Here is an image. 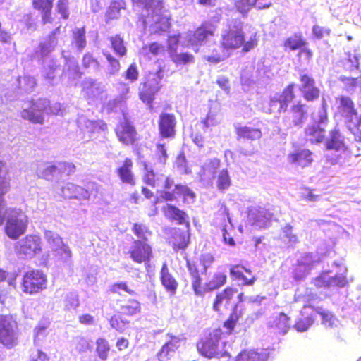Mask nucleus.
<instances>
[{
    "instance_id": "nucleus-1",
    "label": "nucleus",
    "mask_w": 361,
    "mask_h": 361,
    "mask_svg": "<svg viewBox=\"0 0 361 361\" xmlns=\"http://www.w3.org/2000/svg\"><path fill=\"white\" fill-rule=\"evenodd\" d=\"M134 6L146 10L143 25L151 35H161L170 27L169 16L163 11L162 0H132Z\"/></svg>"
},
{
    "instance_id": "nucleus-2",
    "label": "nucleus",
    "mask_w": 361,
    "mask_h": 361,
    "mask_svg": "<svg viewBox=\"0 0 361 361\" xmlns=\"http://www.w3.org/2000/svg\"><path fill=\"white\" fill-rule=\"evenodd\" d=\"M258 36L255 30L248 34L244 33L240 21H234L228 25L221 33V46L228 53L239 48L243 52L254 49L258 44Z\"/></svg>"
},
{
    "instance_id": "nucleus-3",
    "label": "nucleus",
    "mask_w": 361,
    "mask_h": 361,
    "mask_svg": "<svg viewBox=\"0 0 361 361\" xmlns=\"http://www.w3.org/2000/svg\"><path fill=\"white\" fill-rule=\"evenodd\" d=\"M222 336L221 329L213 330L208 336L197 343V348L200 353L209 358L225 356L226 341L223 340Z\"/></svg>"
},
{
    "instance_id": "nucleus-4",
    "label": "nucleus",
    "mask_w": 361,
    "mask_h": 361,
    "mask_svg": "<svg viewBox=\"0 0 361 361\" xmlns=\"http://www.w3.org/2000/svg\"><path fill=\"white\" fill-rule=\"evenodd\" d=\"M27 223L28 218L22 210L10 208L5 227L6 233L10 238L16 239L25 232Z\"/></svg>"
},
{
    "instance_id": "nucleus-5",
    "label": "nucleus",
    "mask_w": 361,
    "mask_h": 361,
    "mask_svg": "<svg viewBox=\"0 0 361 361\" xmlns=\"http://www.w3.org/2000/svg\"><path fill=\"white\" fill-rule=\"evenodd\" d=\"M17 323L11 316H0V342L7 348L17 344Z\"/></svg>"
},
{
    "instance_id": "nucleus-6",
    "label": "nucleus",
    "mask_w": 361,
    "mask_h": 361,
    "mask_svg": "<svg viewBox=\"0 0 361 361\" xmlns=\"http://www.w3.org/2000/svg\"><path fill=\"white\" fill-rule=\"evenodd\" d=\"M49 102L47 99H39L35 102L27 104L21 112V116L33 123H42L44 114H49L48 106Z\"/></svg>"
},
{
    "instance_id": "nucleus-7",
    "label": "nucleus",
    "mask_w": 361,
    "mask_h": 361,
    "mask_svg": "<svg viewBox=\"0 0 361 361\" xmlns=\"http://www.w3.org/2000/svg\"><path fill=\"white\" fill-rule=\"evenodd\" d=\"M313 118L315 124L306 128L305 136L307 140L312 143L320 142L324 137V128L328 121L327 114L324 106Z\"/></svg>"
},
{
    "instance_id": "nucleus-8",
    "label": "nucleus",
    "mask_w": 361,
    "mask_h": 361,
    "mask_svg": "<svg viewBox=\"0 0 361 361\" xmlns=\"http://www.w3.org/2000/svg\"><path fill=\"white\" fill-rule=\"evenodd\" d=\"M15 249L18 255L32 258L42 251L41 238L37 235H28L16 243Z\"/></svg>"
},
{
    "instance_id": "nucleus-9",
    "label": "nucleus",
    "mask_w": 361,
    "mask_h": 361,
    "mask_svg": "<svg viewBox=\"0 0 361 361\" xmlns=\"http://www.w3.org/2000/svg\"><path fill=\"white\" fill-rule=\"evenodd\" d=\"M294 84L289 85L282 93H276L271 96L269 102V107L264 111L266 113L271 114L275 111H285L288 104L294 98L293 90Z\"/></svg>"
},
{
    "instance_id": "nucleus-10",
    "label": "nucleus",
    "mask_w": 361,
    "mask_h": 361,
    "mask_svg": "<svg viewBox=\"0 0 361 361\" xmlns=\"http://www.w3.org/2000/svg\"><path fill=\"white\" fill-rule=\"evenodd\" d=\"M46 276L39 270H31L24 275L23 290L25 293L33 294L46 288Z\"/></svg>"
},
{
    "instance_id": "nucleus-11",
    "label": "nucleus",
    "mask_w": 361,
    "mask_h": 361,
    "mask_svg": "<svg viewBox=\"0 0 361 361\" xmlns=\"http://www.w3.org/2000/svg\"><path fill=\"white\" fill-rule=\"evenodd\" d=\"M340 271L341 274L334 276H331L329 272H324L314 279V283L320 288L344 287L347 284L345 276L347 272L346 267H341Z\"/></svg>"
},
{
    "instance_id": "nucleus-12",
    "label": "nucleus",
    "mask_w": 361,
    "mask_h": 361,
    "mask_svg": "<svg viewBox=\"0 0 361 361\" xmlns=\"http://www.w3.org/2000/svg\"><path fill=\"white\" fill-rule=\"evenodd\" d=\"M272 214L267 209L255 207L249 210L248 221L256 228H265L270 226Z\"/></svg>"
},
{
    "instance_id": "nucleus-13",
    "label": "nucleus",
    "mask_w": 361,
    "mask_h": 361,
    "mask_svg": "<svg viewBox=\"0 0 361 361\" xmlns=\"http://www.w3.org/2000/svg\"><path fill=\"white\" fill-rule=\"evenodd\" d=\"M130 257L137 263H148L152 257L151 246L142 240H135L129 250Z\"/></svg>"
},
{
    "instance_id": "nucleus-14",
    "label": "nucleus",
    "mask_w": 361,
    "mask_h": 361,
    "mask_svg": "<svg viewBox=\"0 0 361 361\" xmlns=\"http://www.w3.org/2000/svg\"><path fill=\"white\" fill-rule=\"evenodd\" d=\"M166 338V342L157 355L159 361L169 360L175 355L176 350L180 346L181 340L179 337L167 334Z\"/></svg>"
},
{
    "instance_id": "nucleus-15",
    "label": "nucleus",
    "mask_w": 361,
    "mask_h": 361,
    "mask_svg": "<svg viewBox=\"0 0 361 361\" xmlns=\"http://www.w3.org/2000/svg\"><path fill=\"white\" fill-rule=\"evenodd\" d=\"M183 196L184 201L188 204L194 201L195 193L191 191L187 186L182 185H175L173 192L162 191L160 197L166 201H172Z\"/></svg>"
},
{
    "instance_id": "nucleus-16",
    "label": "nucleus",
    "mask_w": 361,
    "mask_h": 361,
    "mask_svg": "<svg viewBox=\"0 0 361 361\" xmlns=\"http://www.w3.org/2000/svg\"><path fill=\"white\" fill-rule=\"evenodd\" d=\"M214 32V27L212 25L204 24L196 31L192 34L188 33L186 39H188V46H190L192 48L197 46L199 44L205 40L209 36L213 35Z\"/></svg>"
},
{
    "instance_id": "nucleus-17",
    "label": "nucleus",
    "mask_w": 361,
    "mask_h": 361,
    "mask_svg": "<svg viewBox=\"0 0 361 361\" xmlns=\"http://www.w3.org/2000/svg\"><path fill=\"white\" fill-rule=\"evenodd\" d=\"M301 87L304 98L307 101H312L319 96V90L315 87L314 80L307 75L300 76Z\"/></svg>"
},
{
    "instance_id": "nucleus-18",
    "label": "nucleus",
    "mask_w": 361,
    "mask_h": 361,
    "mask_svg": "<svg viewBox=\"0 0 361 361\" xmlns=\"http://www.w3.org/2000/svg\"><path fill=\"white\" fill-rule=\"evenodd\" d=\"M339 112L343 117L345 118L346 126H348L350 121H353L358 116L356 110L354 108L353 101L347 97H342L339 100Z\"/></svg>"
},
{
    "instance_id": "nucleus-19",
    "label": "nucleus",
    "mask_w": 361,
    "mask_h": 361,
    "mask_svg": "<svg viewBox=\"0 0 361 361\" xmlns=\"http://www.w3.org/2000/svg\"><path fill=\"white\" fill-rule=\"evenodd\" d=\"M116 133L120 142L125 145L132 144L135 140V131L128 121H124L116 128Z\"/></svg>"
},
{
    "instance_id": "nucleus-20",
    "label": "nucleus",
    "mask_w": 361,
    "mask_h": 361,
    "mask_svg": "<svg viewBox=\"0 0 361 361\" xmlns=\"http://www.w3.org/2000/svg\"><path fill=\"white\" fill-rule=\"evenodd\" d=\"M176 118L173 115L162 114L159 118V128L160 134L163 137H173L175 134L174 128Z\"/></svg>"
},
{
    "instance_id": "nucleus-21",
    "label": "nucleus",
    "mask_w": 361,
    "mask_h": 361,
    "mask_svg": "<svg viewBox=\"0 0 361 361\" xmlns=\"http://www.w3.org/2000/svg\"><path fill=\"white\" fill-rule=\"evenodd\" d=\"M105 90V85L96 80L87 78L82 82V92L88 98L98 97Z\"/></svg>"
},
{
    "instance_id": "nucleus-22",
    "label": "nucleus",
    "mask_w": 361,
    "mask_h": 361,
    "mask_svg": "<svg viewBox=\"0 0 361 361\" xmlns=\"http://www.w3.org/2000/svg\"><path fill=\"white\" fill-rule=\"evenodd\" d=\"M268 326L286 334L290 328L289 318L283 312H275L269 318Z\"/></svg>"
},
{
    "instance_id": "nucleus-23",
    "label": "nucleus",
    "mask_w": 361,
    "mask_h": 361,
    "mask_svg": "<svg viewBox=\"0 0 361 361\" xmlns=\"http://www.w3.org/2000/svg\"><path fill=\"white\" fill-rule=\"evenodd\" d=\"M288 161L291 164L305 167L312 161V153L306 149H297L288 154Z\"/></svg>"
},
{
    "instance_id": "nucleus-24",
    "label": "nucleus",
    "mask_w": 361,
    "mask_h": 361,
    "mask_svg": "<svg viewBox=\"0 0 361 361\" xmlns=\"http://www.w3.org/2000/svg\"><path fill=\"white\" fill-rule=\"evenodd\" d=\"M160 280L161 284L168 292L171 294H174L176 293L178 288V282L169 271L166 263H164L162 265L160 271Z\"/></svg>"
},
{
    "instance_id": "nucleus-25",
    "label": "nucleus",
    "mask_w": 361,
    "mask_h": 361,
    "mask_svg": "<svg viewBox=\"0 0 361 361\" xmlns=\"http://www.w3.org/2000/svg\"><path fill=\"white\" fill-rule=\"evenodd\" d=\"M326 147L328 149L335 150L338 152V158L341 154L345 153L347 149L343 137L336 130H332L330 133V138L326 142Z\"/></svg>"
},
{
    "instance_id": "nucleus-26",
    "label": "nucleus",
    "mask_w": 361,
    "mask_h": 361,
    "mask_svg": "<svg viewBox=\"0 0 361 361\" xmlns=\"http://www.w3.org/2000/svg\"><path fill=\"white\" fill-rule=\"evenodd\" d=\"M159 90L158 83L155 80L147 81L144 83L140 91V99L147 104H151L154 100V96Z\"/></svg>"
},
{
    "instance_id": "nucleus-27",
    "label": "nucleus",
    "mask_w": 361,
    "mask_h": 361,
    "mask_svg": "<svg viewBox=\"0 0 361 361\" xmlns=\"http://www.w3.org/2000/svg\"><path fill=\"white\" fill-rule=\"evenodd\" d=\"M289 114V119L290 120V126L293 125L297 126L304 122L307 118V110L305 109V105L300 102L294 104L291 109Z\"/></svg>"
},
{
    "instance_id": "nucleus-28",
    "label": "nucleus",
    "mask_w": 361,
    "mask_h": 361,
    "mask_svg": "<svg viewBox=\"0 0 361 361\" xmlns=\"http://www.w3.org/2000/svg\"><path fill=\"white\" fill-rule=\"evenodd\" d=\"M132 166V160L126 158L123 166L117 169V174L123 183L133 185L135 184V178L131 170Z\"/></svg>"
},
{
    "instance_id": "nucleus-29",
    "label": "nucleus",
    "mask_w": 361,
    "mask_h": 361,
    "mask_svg": "<svg viewBox=\"0 0 361 361\" xmlns=\"http://www.w3.org/2000/svg\"><path fill=\"white\" fill-rule=\"evenodd\" d=\"M235 132L238 139L258 140L262 137L260 130L247 126L238 123L235 125Z\"/></svg>"
},
{
    "instance_id": "nucleus-30",
    "label": "nucleus",
    "mask_w": 361,
    "mask_h": 361,
    "mask_svg": "<svg viewBox=\"0 0 361 361\" xmlns=\"http://www.w3.org/2000/svg\"><path fill=\"white\" fill-rule=\"evenodd\" d=\"M235 291L231 288H226L224 291L219 293L213 305L215 311H221L223 308L227 309L230 301L233 296Z\"/></svg>"
},
{
    "instance_id": "nucleus-31",
    "label": "nucleus",
    "mask_w": 361,
    "mask_h": 361,
    "mask_svg": "<svg viewBox=\"0 0 361 361\" xmlns=\"http://www.w3.org/2000/svg\"><path fill=\"white\" fill-rule=\"evenodd\" d=\"M32 4L35 9L41 12L44 24L51 23L52 0H33Z\"/></svg>"
},
{
    "instance_id": "nucleus-32",
    "label": "nucleus",
    "mask_w": 361,
    "mask_h": 361,
    "mask_svg": "<svg viewBox=\"0 0 361 361\" xmlns=\"http://www.w3.org/2000/svg\"><path fill=\"white\" fill-rule=\"evenodd\" d=\"M314 310L310 306H304L303 309L301 311L302 316H305L307 314V316L304 318V319H300L294 325V328L298 331H305L308 329V328L313 324L314 318L312 315V312Z\"/></svg>"
},
{
    "instance_id": "nucleus-33",
    "label": "nucleus",
    "mask_w": 361,
    "mask_h": 361,
    "mask_svg": "<svg viewBox=\"0 0 361 361\" xmlns=\"http://www.w3.org/2000/svg\"><path fill=\"white\" fill-rule=\"evenodd\" d=\"M66 61V65L63 70L64 75L68 77L69 80H75L80 77V73L77 61L73 57H66L63 55Z\"/></svg>"
},
{
    "instance_id": "nucleus-34",
    "label": "nucleus",
    "mask_w": 361,
    "mask_h": 361,
    "mask_svg": "<svg viewBox=\"0 0 361 361\" xmlns=\"http://www.w3.org/2000/svg\"><path fill=\"white\" fill-rule=\"evenodd\" d=\"M60 27H57L49 36L47 40L40 44L38 51L41 56H45L52 51L57 45L56 35L59 33Z\"/></svg>"
},
{
    "instance_id": "nucleus-35",
    "label": "nucleus",
    "mask_w": 361,
    "mask_h": 361,
    "mask_svg": "<svg viewBox=\"0 0 361 361\" xmlns=\"http://www.w3.org/2000/svg\"><path fill=\"white\" fill-rule=\"evenodd\" d=\"M267 355L262 350L260 353L250 350L240 353L235 361H265Z\"/></svg>"
},
{
    "instance_id": "nucleus-36",
    "label": "nucleus",
    "mask_w": 361,
    "mask_h": 361,
    "mask_svg": "<svg viewBox=\"0 0 361 361\" xmlns=\"http://www.w3.org/2000/svg\"><path fill=\"white\" fill-rule=\"evenodd\" d=\"M219 166L220 160L219 159L214 158L208 160L202 166V171H200L201 176L203 178H213Z\"/></svg>"
},
{
    "instance_id": "nucleus-37",
    "label": "nucleus",
    "mask_w": 361,
    "mask_h": 361,
    "mask_svg": "<svg viewBox=\"0 0 361 361\" xmlns=\"http://www.w3.org/2000/svg\"><path fill=\"white\" fill-rule=\"evenodd\" d=\"M230 56L231 53H228L221 47L220 50H217L216 48H214L211 52H205L204 54V59L209 63L216 64L224 61Z\"/></svg>"
},
{
    "instance_id": "nucleus-38",
    "label": "nucleus",
    "mask_w": 361,
    "mask_h": 361,
    "mask_svg": "<svg viewBox=\"0 0 361 361\" xmlns=\"http://www.w3.org/2000/svg\"><path fill=\"white\" fill-rule=\"evenodd\" d=\"M164 213L167 217L176 221L179 224L186 222V214L174 206L167 204L164 207Z\"/></svg>"
},
{
    "instance_id": "nucleus-39",
    "label": "nucleus",
    "mask_w": 361,
    "mask_h": 361,
    "mask_svg": "<svg viewBox=\"0 0 361 361\" xmlns=\"http://www.w3.org/2000/svg\"><path fill=\"white\" fill-rule=\"evenodd\" d=\"M103 55L106 57L108 65L105 72L107 76H111L117 74L121 68L120 62L115 59L108 51L102 50Z\"/></svg>"
},
{
    "instance_id": "nucleus-40",
    "label": "nucleus",
    "mask_w": 361,
    "mask_h": 361,
    "mask_svg": "<svg viewBox=\"0 0 361 361\" xmlns=\"http://www.w3.org/2000/svg\"><path fill=\"white\" fill-rule=\"evenodd\" d=\"M319 260V258L317 255L305 253L298 261L297 270L308 269V270L310 271L312 267L317 263Z\"/></svg>"
},
{
    "instance_id": "nucleus-41",
    "label": "nucleus",
    "mask_w": 361,
    "mask_h": 361,
    "mask_svg": "<svg viewBox=\"0 0 361 361\" xmlns=\"http://www.w3.org/2000/svg\"><path fill=\"white\" fill-rule=\"evenodd\" d=\"M58 262L70 265L71 263V251L68 245L63 244L53 252Z\"/></svg>"
},
{
    "instance_id": "nucleus-42",
    "label": "nucleus",
    "mask_w": 361,
    "mask_h": 361,
    "mask_svg": "<svg viewBox=\"0 0 361 361\" xmlns=\"http://www.w3.org/2000/svg\"><path fill=\"white\" fill-rule=\"evenodd\" d=\"M50 325L48 319H41L34 329V341L35 343L42 341L47 336V330Z\"/></svg>"
},
{
    "instance_id": "nucleus-43",
    "label": "nucleus",
    "mask_w": 361,
    "mask_h": 361,
    "mask_svg": "<svg viewBox=\"0 0 361 361\" xmlns=\"http://www.w3.org/2000/svg\"><path fill=\"white\" fill-rule=\"evenodd\" d=\"M56 166L48 163H39L37 165V174L39 177L49 180L54 176Z\"/></svg>"
},
{
    "instance_id": "nucleus-44",
    "label": "nucleus",
    "mask_w": 361,
    "mask_h": 361,
    "mask_svg": "<svg viewBox=\"0 0 361 361\" xmlns=\"http://www.w3.org/2000/svg\"><path fill=\"white\" fill-rule=\"evenodd\" d=\"M280 236L283 241L288 245H293L298 242V236L293 233V227L290 224H286L282 228Z\"/></svg>"
},
{
    "instance_id": "nucleus-45",
    "label": "nucleus",
    "mask_w": 361,
    "mask_h": 361,
    "mask_svg": "<svg viewBox=\"0 0 361 361\" xmlns=\"http://www.w3.org/2000/svg\"><path fill=\"white\" fill-rule=\"evenodd\" d=\"M44 238L52 252L64 244L61 238L56 233L51 231H46L44 232Z\"/></svg>"
},
{
    "instance_id": "nucleus-46",
    "label": "nucleus",
    "mask_w": 361,
    "mask_h": 361,
    "mask_svg": "<svg viewBox=\"0 0 361 361\" xmlns=\"http://www.w3.org/2000/svg\"><path fill=\"white\" fill-rule=\"evenodd\" d=\"M243 269V267L240 266H232L230 268L231 276L238 279H242L245 285H252L256 278L252 275H251L250 277L245 276L242 271Z\"/></svg>"
},
{
    "instance_id": "nucleus-47",
    "label": "nucleus",
    "mask_w": 361,
    "mask_h": 361,
    "mask_svg": "<svg viewBox=\"0 0 361 361\" xmlns=\"http://www.w3.org/2000/svg\"><path fill=\"white\" fill-rule=\"evenodd\" d=\"M317 312L321 315L322 324L329 328L338 326L339 321L333 315V314L327 310L319 309Z\"/></svg>"
},
{
    "instance_id": "nucleus-48",
    "label": "nucleus",
    "mask_w": 361,
    "mask_h": 361,
    "mask_svg": "<svg viewBox=\"0 0 361 361\" xmlns=\"http://www.w3.org/2000/svg\"><path fill=\"white\" fill-rule=\"evenodd\" d=\"M63 305L66 310H76L80 305L78 295L75 292L67 293L65 295Z\"/></svg>"
},
{
    "instance_id": "nucleus-49",
    "label": "nucleus",
    "mask_w": 361,
    "mask_h": 361,
    "mask_svg": "<svg viewBox=\"0 0 361 361\" xmlns=\"http://www.w3.org/2000/svg\"><path fill=\"white\" fill-rule=\"evenodd\" d=\"M170 56L173 63L177 66L185 65L188 63H193L194 57L192 54L188 53H178V51L172 52Z\"/></svg>"
},
{
    "instance_id": "nucleus-50",
    "label": "nucleus",
    "mask_w": 361,
    "mask_h": 361,
    "mask_svg": "<svg viewBox=\"0 0 361 361\" xmlns=\"http://www.w3.org/2000/svg\"><path fill=\"white\" fill-rule=\"evenodd\" d=\"M74 44L78 50H82L86 46L85 30L84 27L76 28L73 32Z\"/></svg>"
},
{
    "instance_id": "nucleus-51",
    "label": "nucleus",
    "mask_w": 361,
    "mask_h": 361,
    "mask_svg": "<svg viewBox=\"0 0 361 361\" xmlns=\"http://www.w3.org/2000/svg\"><path fill=\"white\" fill-rule=\"evenodd\" d=\"M5 164L0 161V197H3L9 190L10 183L8 174L4 168Z\"/></svg>"
},
{
    "instance_id": "nucleus-52",
    "label": "nucleus",
    "mask_w": 361,
    "mask_h": 361,
    "mask_svg": "<svg viewBox=\"0 0 361 361\" xmlns=\"http://www.w3.org/2000/svg\"><path fill=\"white\" fill-rule=\"evenodd\" d=\"M231 183V178L227 170H221L217 176L216 185L219 190H224L229 188Z\"/></svg>"
},
{
    "instance_id": "nucleus-53",
    "label": "nucleus",
    "mask_w": 361,
    "mask_h": 361,
    "mask_svg": "<svg viewBox=\"0 0 361 361\" xmlns=\"http://www.w3.org/2000/svg\"><path fill=\"white\" fill-rule=\"evenodd\" d=\"M110 348L107 341L99 338L97 341L96 351L99 357L104 361L107 359Z\"/></svg>"
},
{
    "instance_id": "nucleus-54",
    "label": "nucleus",
    "mask_w": 361,
    "mask_h": 361,
    "mask_svg": "<svg viewBox=\"0 0 361 361\" xmlns=\"http://www.w3.org/2000/svg\"><path fill=\"white\" fill-rule=\"evenodd\" d=\"M111 47L115 54L119 56H123L126 54V49L123 44V39L120 36H115L110 38Z\"/></svg>"
},
{
    "instance_id": "nucleus-55",
    "label": "nucleus",
    "mask_w": 361,
    "mask_h": 361,
    "mask_svg": "<svg viewBox=\"0 0 361 361\" xmlns=\"http://www.w3.org/2000/svg\"><path fill=\"white\" fill-rule=\"evenodd\" d=\"M82 66L86 68L91 69L94 73H97L100 71L99 62L89 53L84 55L82 58Z\"/></svg>"
},
{
    "instance_id": "nucleus-56",
    "label": "nucleus",
    "mask_w": 361,
    "mask_h": 361,
    "mask_svg": "<svg viewBox=\"0 0 361 361\" xmlns=\"http://www.w3.org/2000/svg\"><path fill=\"white\" fill-rule=\"evenodd\" d=\"M154 159L157 162L160 164L161 166H164L166 164L168 159V154L164 144H157Z\"/></svg>"
},
{
    "instance_id": "nucleus-57",
    "label": "nucleus",
    "mask_w": 361,
    "mask_h": 361,
    "mask_svg": "<svg viewBox=\"0 0 361 361\" xmlns=\"http://www.w3.org/2000/svg\"><path fill=\"white\" fill-rule=\"evenodd\" d=\"M164 51V47L158 43H152L149 46H145L140 51V54L150 59L149 54L157 56Z\"/></svg>"
},
{
    "instance_id": "nucleus-58",
    "label": "nucleus",
    "mask_w": 361,
    "mask_h": 361,
    "mask_svg": "<svg viewBox=\"0 0 361 361\" xmlns=\"http://www.w3.org/2000/svg\"><path fill=\"white\" fill-rule=\"evenodd\" d=\"M79 123H84L90 131H94L97 128L102 130H105L106 129V125L102 121H93L87 120L84 117H81L79 119Z\"/></svg>"
},
{
    "instance_id": "nucleus-59",
    "label": "nucleus",
    "mask_w": 361,
    "mask_h": 361,
    "mask_svg": "<svg viewBox=\"0 0 361 361\" xmlns=\"http://www.w3.org/2000/svg\"><path fill=\"white\" fill-rule=\"evenodd\" d=\"M226 281V276L223 273L216 274L207 283L209 290H214L223 286Z\"/></svg>"
},
{
    "instance_id": "nucleus-60",
    "label": "nucleus",
    "mask_w": 361,
    "mask_h": 361,
    "mask_svg": "<svg viewBox=\"0 0 361 361\" xmlns=\"http://www.w3.org/2000/svg\"><path fill=\"white\" fill-rule=\"evenodd\" d=\"M121 310L123 313L133 315L140 312V305L136 300H130L122 306Z\"/></svg>"
},
{
    "instance_id": "nucleus-61",
    "label": "nucleus",
    "mask_w": 361,
    "mask_h": 361,
    "mask_svg": "<svg viewBox=\"0 0 361 361\" xmlns=\"http://www.w3.org/2000/svg\"><path fill=\"white\" fill-rule=\"evenodd\" d=\"M133 231L135 235L140 238L139 240L146 242L151 233L147 230V227L142 224H135L133 226Z\"/></svg>"
},
{
    "instance_id": "nucleus-62",
    "label": "nucleus",
    "mask_w": 361,
    "mask_h": 361,
    "mask_svg": "<svg viewBox=\"0 0 361 361\" xmlns=\"http://www.w3.org/2000/svg\"><path fill=\"white\" fill-rule=\"evenodd\" d=\"M257 0H237L235 7L241 13H247L255 6Z\"/></svg>"
},
{
    "instance_id": "nucleus-63",
    "label": "nucleus",
    "mask_w": 361,
    "mask_h": 361,
    "mask_svg": "<svg viewBox=\"0 0 361 361\" xmlns=\"http://www.w3.org/2000/svg\"><path fill=\"white\" fill-rule=\"evenodd\" d=\"M349 130L361 141V116H358L347 126Z\"/></svg>"
},
{
    "instance_id": "nucleus-64",
    "label": "nucleus",
    "mask_w": 361,
    "mask_h": 361,
    "mask_svg": "<svg viewBox=\"0 0 361 361\" xmlns=\"http://www.w3.org/2000/svg\"><path fill=\"white\" fill-rule=\"evenodd\" d=\"M123 1H114L111 3L107 11V17L110 19L117 18L119 16L120 10L123 8Z\"/></svg>"
}]
</instances>
